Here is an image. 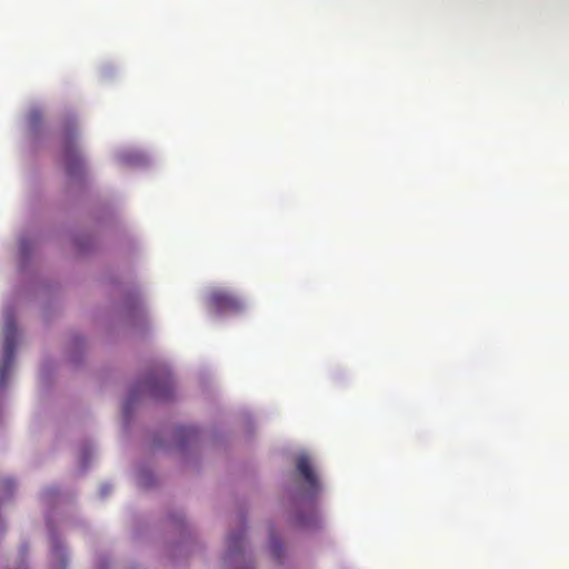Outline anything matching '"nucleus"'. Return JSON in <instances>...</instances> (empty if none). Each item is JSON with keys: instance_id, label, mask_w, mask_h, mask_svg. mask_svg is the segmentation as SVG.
Instances as JSON below:
<instances>
[{"instance_id": "obj_1", "label": "nucleus", "mask_w": 569, "mask_h": 569, "mask_svg": "<svg viewBox=\"0 0 569 569\" xmlns=\"http://www.w3.org/2000/svg\"><path fill=\"white\" fill-rule=\"evenodd\" d=\"M297 471L299 479L289 497L297 508V521L302 527L313 528L319 523L316 500L322 493L323 485L311 458L305 452L297 457Z\"/></svg>"}, {"instance_id": "obj_9", "label": "nucleus", "mask_w": 569, "mask_h": 569, "mask_svg": "<svg viewBox=\"0 0 569 569\" xmlns=\"http://www.w3.org/2000/svg\"><path fill=\"white\" fill-rule=\"evenodd\" d=\"M40 120V111L37 109H32L29 112L28 121L31 129H34L37 127L38 121Z\"/></svg>"}, {"instance_id": "obj_2", "label": "nucleus", "mask_w": 569, "mask_h": 569, "mask_svg": "<svg viewBox=\"0 0 569 569\" xmlns=\"http://www.w3.org/2000/svg\"><path fill=\"white\" fill-rule=\"evenodd\" d=\"M3 343L0 350V393L8 387L13 370L17 329L11 308L3 310Z\"/></svg>"}, {"instance_id": "obj_5", "label": "nucleus", "mask_w": 569, "mask_h": 569, "mask_svg": "<svg viewBox=\"0 0 569 569\" xmlns=\"http://www.w3.org/2000/svg\"><path fill=\"white\" fill-rule=\"evenodd\" d=\"M140 393H148L156 399H167L172 391V380L167 369L152 372L139 387Z\"/></svg>"}, {"instance_id": "obj_3", "label": "nucleus", "mask_w": 569, "mask_h": 569, "mask_svg": "<svg viewBox=\"0 0 569 569\" xmlns=\"http://www.w3.org/2000/svg\"><path fill=\"white\" fill-rule=\"evenodd\" d=\"M62 158L69 174L77 176L81 172L84 166V159L77 142L74 129L69 128L66 130Z\"/></svg>"}, {"instance_id": "obj_12", "label": "nucleus", "mask_w": 569, "mask_h": 569, "mask_svg": "<svg viewBox=\"0 0 569 569\" xmlns=\"http://www.w3.org/2000/svg\"><path fill=\"white\" fill-rule=\"evenodd\" d=\"M131 400L128 401V403L124 406V410L129 411Z\"/></svg>"}, {"instance_id": "obj_8", "label": "nucleus", "mask_w": 569, "mask_h": 569, "mask_svg": "<svg viewBox=\"0 0 569 569\" xmlns=\"http://www.w3.org/2000/svg\"><path fill=\"white\" fill-rule=\"evenodd\" d=\"M51 562L53 569H62L66 565L67 553L61 541L53 540L51 545Z\"/></svg>"}, {"instance_id": "obj_11", "label": "nucleus", "mask_w": 569, "mask_h": 569, "mask_svg": "<svg viewBox=\"0 0 569 569\" xmlns=\"http://www.w3.org/2000/svg\"><path fill=\"white\" fill-rule=\"evenodd\" d=\"M271 548H272V552L278 556L279 549H280V545L277 541H273L272 545H271Z\"/></svg>"}, {"instance_id": "obj_4", "label": "nucleus", "mask_w": 569, "mask_h": 569, "mask_svg": "<svg viewBox=\"0 0 569 569\" xmlns=\"http://www.w3.org/2000/svg\"><path fill=\"white\" fill-rule=\"evenodd\" d=\"M210 308L219 315L238 313L246 307L244 300L224 289H213L208 298Z\"/></svg>"}, {"instance_id": "obj_10", "label": "nucleus", "mask_w": 569, "mask_h": 569, "mask_svg": "<svg viewBox=\"0 0 569 569\" xmlns=\"http://www.w3.org/2000/svg\"><path fill=\"white\" fill-rule=\"evenodd\" d=\"M21 256H26L29 250V243L27 240H21L19 244Z\"/></svg>"}, {"instance_id": "obj_6", "label": "nucleus", "mask_w": 569, "mask_h": 569, "mask_svg": "<svg viewBox=\"0 0 569 569\" xmlns=\"http://www.w3.org/2000/svg\"><path fill=\"white\" fill-rule=\"evenodd\" d=\"M117 159L120 163L130 167H142L148 162V156L134 148H124L117 152Z\"/></svg>"}, {"instance_id": "obj_7", "label": "nucleus", "mask_w": 569, "mask_h": 569, "mask_svg": "<svg viewBox=\"0 0 569 569\" xmlns=\"http://www.w3.org/2000/svg\"><path fill=\"white\" fill-rule=\"evenodd\" d=\"M226 560L231 562L241 556L243 547V530L232 532L228 538Z\"/></svg>"}, {"instance_id": "obj_13", "label": "nucleus", "mask_w": 569, "mask_h": 569, "mask_svg": "<svg viewBox=\"0 0 569 569\" xmlns=\"http://www.w3.org/2000/svg\"><path fill=\"white\" fill-rule=\"evenodd\" d=\"M19 569H27L24 566H21Z\"/></svg>"}]
</instances>
